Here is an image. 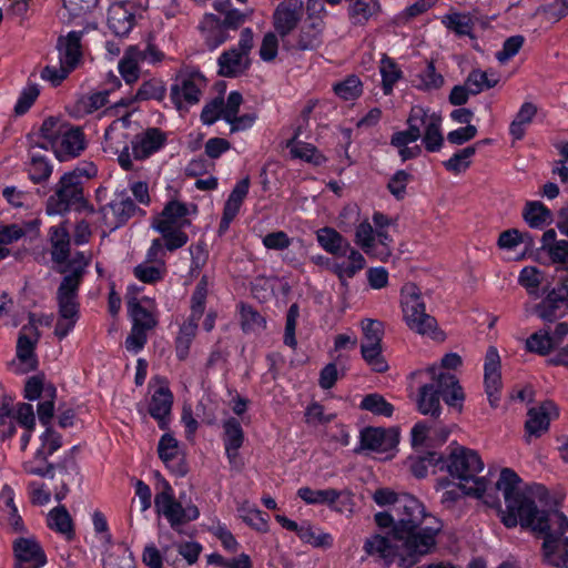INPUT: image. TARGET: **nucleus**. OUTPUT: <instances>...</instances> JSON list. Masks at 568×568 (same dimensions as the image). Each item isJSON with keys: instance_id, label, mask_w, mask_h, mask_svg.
<instances>
[{"instance_id": "45", "label": "nucleus", "mask_w": 568, "mask_h": 568, "mask_svg": "<svg viewBox=\"0 0 568 568\" xmlns=\"http://www.w3.org/2000/svg\"><path fill=\"white\" fill-rule=\"evenodd\" d=\"M537 106L531 102H525L521 104L515 119L509 125V133L516 140H521L525 135V125L532 122L537 114Z\"/></svg>"}, {"instance_id": "40", "label": "nucleus", "mask_w": 568, "mask_h": 568, "mask_svg": "<svg viewBox=\"0 0 568 568\" xmlns=\"http://www.w3.org/2000/svg\"><path fill=\"white\" fill-rule=\"evenodd\" d=\"M498 82L499 74L491 69L486 71L474 69L466 78V84L471 88V95L489 90L496 87Z\"/></svg>"}, {"instance_id": "53", "label": "nucleus", "mask_w": 568, "mask_h": 568, "mask_svg": "<svg viewBox=\"0 0 568 568\" xmlns=\"http://www.w3.org/2000/svg\"><path fill=\"white\" fill-rule=\"evenodd\" d=\"M361 354L365 363L375 373H385L388 371V363L383 355V346H361Z\"/></svg>"}, {"instance_id": "28", "label": "nucleus", "mask_w": 568, "mask_h": 568, "mask_svg": "<svg viewBox=\"0 0 568 568\" xmlns=\"http://www.w3.org/2000/svg\"><path fill=\"white\" fill-rule=\"evenodd\" d=\"M27 326L22 328V333L20 334L17 343V358L21 364V368L18 369L19 373H28L30 371L36 369L37 367V358L34 355V346L38 341L39 334L36 331L34 339H31L26 335Z\"/></svg>"}, {"instance_id": "1", "label": "nucleus", "mask_w": 568, "mask_h": 568, "mask_svg": "<svg viewBox=\"0 0 568 568\" xmlns=\"http://www.w3.org/2000/svg\"><path fill=\"white\" fill-rule=\"evenodd\" d=\"M520 477L511 468H503L496 483V488L503 493L505 509H499L501 523L507 528H514L518 524L523 528L544 532L542 544L545 560L558 568L568 565V537L554 536L549 530V514L538 509L536 500L545 501L548 491L545 486L534 484L521 486Z\"/></svg>"}, {"instance_id": "36", "label": "nucleus", "mask_w": 568, "mask_h": 568, "mask_svg": "<svg viewBox=\"0 0 568 568\" xmlns=\"http://www.w3.org/2000/svg\"><path fill=\"white\" fill-rule=\"evenodd\" d=\"M487 480L486 478H480L475 480V485L467 486V484H460L458 487L446 490L443 493L442 503L450 508L454 504L462 497V493L464 495H473L477 498H481L487 489Z\"/></svg>"}, {"instance_id": "2", "label": "nucleus", "mask_w": 568, "mask_h": 568, "mask_svg": "<svg viewBox=\"0 0 568 568\" xmlns=\"http://www.w3.org/2000/svg\"><path fill=\"white\" fill-rule=\"evenodd\" d=\"M49 234L51 260L57 264V271L64 274L57 291L59 317L54 327V335L62 339L74 328L79 320L78 291L91 263V254L77 252L70 257V235L63 225L52 226Z\"/></svg>"}, {"instance_id": "14", "label": "nucleus", "mask_w": 568, "mask_h": 568, "mask_svg": "<svg viewBox=\"0 0 568 568\" xmlns=\"http://www.w3.org/2000/svg\"><path fill=\"white\" fill-rule=\"evenodd\" d=\"M419 111L420 124L418 131L420 132L422 141L428 152H438L444 144V135L442 132L443 118L437 112H430L420 105H415Z\"/></svg>"}, {"instance_id": "17", "label": "nucleus", "mask_w": 568, "mask_h": 568, "mask_svg": "<svg viewBox=\"0 0 568 568\" xmlns=\"http://www.w3.org/2000/svg\"><path fill=\"white\" fill-rule=\"evenodd\" d=\"M84 149L85 138L82 129L69 123L51 150L57 159L65 161L79 156Z\"/></svg>"}, {"instance_id": "25", "label": "nucleus", "mask_w": 568, "mask_h": 568, "mask_svg": "<svg viewBox=\"0 0 568 568\" xmlns=\"http://www.w3.org/2000/svg\"><path fill=\"white\" fill-rule=\"evenodd\" d=\"M81 31H71L65 37L61 36L57 42L59 62L74 70L82 57Z\"/></svg>"}, {"instance_id": "7", "label": "nucleus", "mask_w": 568, "mask_h": 568, "mask_svg": "<svg viewBox=\"0 0 568 568\" xmlns=\"http://www.w3.org/2000/svg\"><path fill=\"white\" fill-rule=\"evenodd\" d=\"M400 305L407 326L422 335L435 337L437 322L426 313L419 287L415 283H406L400 291Z\"/></svg>"}, {"instance_id": "13", "label": "nucleus", "mask_w": 568, "mask_h": 568, "mask_svg": "<svg viewBox=\"0 0 568 568\" xmlns=\"http://www.w3.org/2000/svg\"><path fill=\"white\" fill-rule=\"evenodd\" d=\"M136 213L144 214L133 200L125 194L116 195L115 199L100 210L103 224L112 231L124 225Z\"/></svg>"}, {"instance_id": "4", "label": "nucleus", "mask_w": 568, "mask_h": 568, "mask_svg": "<svg viewBox=\"0 0 568 568\" xmlns=\"http://www.w3.org/2000/svg\"><path fill=\"white\" fill-rule=\"evenodd\" d=\"M426 372L430 375V381L418 388L416 398L418 412L433 419H439L443 414L440 398L449 407L460 412L465 395L457 377L436 366L427 367Z\"/></svg>"}, {"instance_id": "5", "label": "nucleus", "mask_w": 568, "mask_h": 568, "mask_svg": "<svg viewBox=\"0 0 568 568\" xmlns=\"http://www.w3.org/2000/svg\"><path fill=\"white\" fill-rule=\"evenodd\" d=\"M93 209L84 199L81 176L75 172L64 173L54 185L53 194L47 201L48 214H64L71 210Z\"/></svg>"}, {"instance_id": "47", "label": "nucleus", "mask_w": 568, "mask_h": 568, "mask_svg": "<svg viewBox=\"0 0 568 568\" xmlns=\"http://www.w3.org/2000/svg\"><path fill=\"white\" fill-rule=\"evenodd\" d=\"M323 22L315 20L305 26L300 33L297 47L301 50H314L322 43Z\"/></svg>"}, {"instance_id": "11", "label": "nucleus", "mask_w": 568, "mask_h": 568, "mask_svg": "<svg viewBox=\"0 0 568 568\" xmlns=\"http://www.w3.org/2000/svg\"><path fill=\"white\" fill-rule=\"evenodd\" d=\"M364 550L368 556L377 557L385 565L397 561L402 568V559L405 557L406 548L404 542L394 538V529L388 535L376 534L367 538L364 542Z\"/></svg>"}, {"instance_id": "39", "label": "nucleus", "mask_w": 568, "mask_h": 568, "mask_svg": "<svg viewBox=\"0 0 568 568\" xmlns=\"http://www.w3.org/2000/svg\"><path fill=\"white\" fill-rule=\"evenodd\" d=\"M68 124V122L55 116L44 119L39 132L37 133L39 138L43 139V142L39 144V148L44 150H48L49 148L52 149V144L58 141Z\"/></svg>"}, {"instance_id": "60", "label": "nucleus", "mask_w": 568, "mask_h": 568, "mask_svg": "<svg viewBox=\"0 0 568 568\" xmlns=\"http://www.w3.org/2000/svg\"><path fill=\"white\" fill-rule=\"evenodd\" d=\"M165 95V87L162 81L158 79H151L149 81L143 82L138 89L134 100L136 101H146V100H158L161 101Z\"/></svg>"}, {"instance_id": "37", "label": "nucleus", "mask_w": 568, "mask_h": 568, "mask_svg": "<svg viewBox=\"0 0 568 568\" xmlns=\"http://www.w3.org/2000/svg\"><path fill=\"white\" fill-rule=\"evenodd\" d=\"M419 111L413 106L407 119V130L396 132L392 135L390 144L396 148L407 146L409 143L416 142L422 134L418 131L420 124Z\"/></svg>"}, {"instance_id": "41", "label": "nucleus", "mask_w": 568, "mask_h": 568, "mask_svg": "<svg viewBox=\"0 0 568 568\" xmlns=\"http://www.w3.org/2000/svg\"><path fill=\"white\" fill-rule=\"evenodd\" d=\"M300 134L301 128H297L293 138L286 142V148L290 149L292 156L294 159L320 164L324 158L317 152L314 145L297 141Z\"/></svg>"}, {"instance_id": "56", "label": "nucleus", "mask_w": 568, "mask_h": 568, "mask_svg": "<svg viewBox=\"0 0 568 568\" xmlns=\"http://www.w3.org/2000/svg\"><path fill=\"white\" fill-rule=\"evenodd\" d=\"M241 314V326L242 329L246 333L250 332H258L265 328L266 321L265 318L252 306L246 304H241L240 306Z\"/></svg>"}, {"instance_id": "46", "label": "nucleus", "mask_w": 568, "mask_h": 568, "mask_svg": "<svg viewBox=\"0 0 568 568\" xmlns=\"http://www.w3.org/2000/svg\"><path fill=\"white\" fill-rule=\"evenodd\" d=\"M523 217L534 229H540L551 221V212L539 201L527 202Z\"/></svg>"}, {"instance_id": "31", "label": "nucleus", "mask_w": 568, "mask_h": 568, "mask_svg": "<svg viewBox=\"0 0 568 568\" xmlns=\"http://www.w3.org/2000/svg\"><path fill=\"white\" fill-rule=\"evenodd\" d=\"M0 511L7 515L8 525L14 532L24 531V524L14 504L13 489L4 485L0 491Z\"/></svg>"}, {"instance_id": "29", "label": "nucleus", "mask_w": 568, "mask_h": 568, "mask_svg": "<svg viewBox=\"0 0 568 568\" xmlns=\"http://www.w3.org/2000/svg\"><path fill=\"white\" fill-rule=\"evenodd\" d=\"M172 404L173 395L168 387H160L151 397L149 413L159 422L161 428L166 427L165 417L170 415Z\"/></svg>"}, {"instance_id": "15", "label": "nucleus", "mask_w": 568, "mask_h": 568, "mask_svg": "<svg viewBox=\"0 0 568 568\" xmlns=\"http://www.w3.org/2000/svg\"><path fill=\"white\" fill-rule=\"evenodd\" d=\"M13 568H41L47 564V556L33 537H19L12 544Z\"/></svg>"}, {"instance_id": "19", "label": "nucleus", "mask_w": 568, "mask_h": 568, "mask_svg": "<svg viewBox=\"0 0 568 568\" xmlns=\"http://www.w3.org/2000/svg\"><path fill=\"white\" fill-rule=\"evenodd\" d=\"M166 141V135L158 128H149L131 140L132 160L142 161L158 152Z\"/></svg>"}, {"instance_id": "49", "label": "nucleus", "mask_w": 568, "mask_h": 568, "mask_svg": "<svg viewBox=\"0 0 568 568\" xmlns=\"http://www.w3.org/2000/svg\"><path fill=\"white\" fill-rule=\"evenodd\" d=\"M48 525L51 529L63 534L68 539L73 537L72 519L65 507H57L48 515Z\"/></svg>"}, {"instance_id": "23", "label": "nucleus", "mask_w": 568, "mask_h": 568, "mask_svg": "<svg viewBox=\"0 0 568 568\" xmlns=\"http://www.w3.org/2000/svg\"><path fill=\"white\" fill-rule=\"evenodd\" d=\"M361 444L365 449L386 453L398 444V432L394 428H366L361 434Z\"/></svg>"}, {"instance_id": "50", "label": "nucleus", "mask_w": 568, "mask_h": 568, "mask_svg": "<svg viewBox=\"0 0 568 568\" xmlns=\"http://www.w3.org/2000/svg\"><path fill=\"white\" fill-rule=\"evenodd\" d=\"M379 72L382 74L383 91L386 95L390 94L394 84L402 77V71L393 59L384 54L381 60Z\"/></svg>"}, {"instance_id": "30", "label": "nucleus", "mask_w": 568, "mask_h": 568, "mask_svg": "<svg viewBox=\"0 0 568 568\" xmlns=\"http://www.w3.org/2000/svg\"><path fill=\"white\" fill-rule=\"evenodd\" d=\"M317 241L327 253L336 256H345L352 248L349 242L332 227L318 230Z\"/></svg>"}, {"instance_id": "12", "label": "nucleus", "mask_w": 568, "mask_h": 568, "mask_svg": "<svg viewBox=\"0 0 568 568\" xmlns=\"http://www.w3.org/2000/svg\"><path fill=\"white\" fill-rule=\"evenodd\" d=\"M205 79L199 72L181 73L171 87V100L178 110L200 101Z\"/></svg>"}, {"instance_id": "64", "label": "nucleus", "mask_w": 568, "mask_h": 568, "mask_svg": "<svg viewBox=\"0 0 568 568\" xmlns=\"http://www.w3.org/2000/svg\"><path fill=\"white\" fill-rule=\"evenodd\" d=\"M378 10L377 0H356L352 6V16L357 23H364Z\"/></svg>"}, {"instance_id": "38", "label": "nucleus", "mask_w": 568, "mask_h": 568, "mask_svg": "<svg viewBox=\"0 0 568 568\" xmlns=\"http://www.w3.org/2000/svg\"><path fill=\"white\" fill-rule=\"evenodd\" d=\"M347 253V262L344 261L333 265V272L343 285H346V281L355 276L365 266V258L358 251L351 248Z\"/></svg>"}, {"instance_id": "61", "label": "nucleus", "mask_w": 568, "mask_h": 568, "mask_svg": "<svg viewBox=\"0 0 568 568\" xmlns=\"http://www.w3.org/2000/svg\"><path fill=\"white\" fill-rule=\"evenodd\" d=\"M334 92L346 101L354 100L362 94V82L356 75H349L334 85Z\"/></svg>"}, {"instance_id": "16", "label": "nucleus", "mask_w": 568, "mask_h": 568, "mask_svg": "<svg viewBox=\"0 0 568 568\" xmlns=\"http://www.w3.org/2000/svg\"><path fill=\"white\" fill-rule=\"evenodd\" d=\"M138 7L131 1L113 3L108 11V27L116 37H125L136 22Z\"/></svg>"}, {"instance_id": "43", "label": "nucleus", "mask_w": 568, "mask_h": 568, "mask_svg": "<svg viewBox=\"0 0 568 568\" xmlns=\"http://www.w3.org/2000/svg\"><path fill=\"white\" fill-rule=\"evenodd\" d=\"M14 420L17 419L20 426L23 428V433L20 437V449L24 450L31 438L32 430L36 426V416L31 404L20 403L17 406Z\"/></svg>"}, {"instance_id": "54", "label": "nucleus", "mask_w": 568, "mask_h": 568, "mask_svg": "<svg viewBox=\"0 0 568 568\" xmlns=\"http://www.w3.org/2000/svg\"><path fill=\"white\" fill-rule=\"evenodd\" d=\"M361 354L365 363L375 373H385L388 371V363L383 355V346H361Z\"/></svg>"}, {"instance_id": "51", "label": "nucleus", "mask_w": 568, "mask_h": 568, "mask_svg": "<svg viewBox=\"0 0 568 568\" xmlns=\"http://www.w3.org/2000/svg\"><path fill=\"white\" fill-rule=\"evenodd\" d=\"M209 292L207 276H202L200 282L192 294L191 298V315L189 318L200 321L205 310V302Z\"/></svg>"}, {"instance_id": "18", "label": "nucleus", "mask_w": 568, "mask_h": 568, "mask_svg": "<svg viewBox=\"0 0 568 568\" xmlns=\"http://www.w3.org/2000/svg\"><path fill=\"white\" fill-rule=\"evenodd\" d=\"M304 3L302 0H284L274 11L273 24L277 33L284 38L291 33L302 19Z\"/></svg>"}, {"instance_id": "8", "label": "nucleus", "mask_w": 568, "mask_h": 568, "mask_svg": "<svg viewBox=\"0 0 568 568\" xmlns=\"http://www.w3.org/2000/svg\"><path fill=\"white\" fill-rule=\"evenodd\" d=\"M40 444L32 456L23 463V469L40 477H53L54 465L49 456L62 446V437L54 429L48 427L39 438Z\"/></svg>"}, {"instance_id": "26", "label": "nucleus", "mask_w": 568, "mask_h": 568, "mask_svg": "<svg viewBox=\"0 0 568 568\" xmlns=\"http://www.w3.org/2000/svg\"><path fill=\"white\" fill-rule=\"evenodd\" d=\"M223 443L229 462L233 466H239V449L244 442V432L241 423L231 417L223 423Z\"/></svg>"}, {"instance_id": "6", "label": "nucleus", "mask_w": 568, "mask_h": 568, "mask_svg": "<svg viewBox=\"0 0 568 568\" xmlns=\"http://www.w3.org/2000/svg\"><path fill=\"white\" fill-rule=\"evenodd\" d=\"M160 485L161 490L154 497L155 510L169 521L174 531L182 532L183 526L199 518L200 510L192 503L183 505L182 496L176 499L172 486L164 478H161Z\"/></svg>"}, {"instance_id": "59", "label": "nucleus", "mask_w": 568, "mask_h": 568, "mask_svg": "<svg viewBox=\"0 0 568 568\" xmlns=\"http://www.w3.org/2000/svg\"><path fill=\"white\" fill-rule=\"evenodd\" d=\"M361 408L385 417H390L394 412L393 405L376 393L366 395L361 403Z\"/></svg>"}, {"instance_id": "55", "label": "nucleus", "mask_w": 568, "mask_h": 568, "mask_svg": "<svg viewBox=\"0 0 568 568\" xmlns=\"http://www.w3.org/2000/svg\"><path fill=\"white\" fill-rule=\"evenodd\" d=\"M363 331V341L361 346L382 345L384 336V325L382 322L372 318H365L361 323Z\"/></svg>"}, {"instance_id": "34", "label": "nucleus", "mask_w": 568, "mask_h": 568, "mask_svg": "<svg viewBox=\"0 0 568 568\" xmlns=\"http://www.w3.org/2000/svg\"><path fill=\"white\" fill-rule=\"evenodd\" d=\"M342 495L343 491L334 488L312 489L310 487H301L297 490V496L307 505H327L334 507Z\"/></svg>"}, {"instance_id": "10", "label": "nucleus", "mask_w": 568, "mask_h": 568, "mask_svg": "<svg viewBox=\"0 0 568 568\" xmlns=\"http://www.w3.org/2000/svg\"><path fill=\"white\" fill-rule=\"evenodd\" d=\"M484 468V463L477 452L457 447L449 455L447 469L453 477L465 481V484L480 479L477 474Z\"/></svg>"}, {"instance_id": "35", "label": "nucleus", "mask_w": 568, "mask_h": 568, "mask_svg": "<svg viewBox=\"0 0 568 568\" xmlns=\"http://www.w3.org/2000/svg\"><path fill=\"white\" fill-rule=\"evenodd\" d=\"M128 311L132 320L133 327L148 332L158 325L155 314L142 306L135 297L128 300Z\"/></svg>"}, {"instance_id": "63", "label": "nucleus", "mask_w": 568, "mask_h": 568, "mask_svg": "<svg viewBox=\"0 0 568 568\" xmlns=\"http://www.w3.org/2000/svg\"><path fill=\"white\" fill-rule=\"evenodd\" d=\"M376 230L374 231L373 226L369 222L364 221L359 223L355 231V243L361 246V248L367 254L371 255L373 244L375 242Z\"/></svg>"}, {"instance_id": "9", "label": "nucleus", "mask_w": 568, "mask_h": 568, "mask_svg": "<svg viewBox=\"0 0 568 568\" xmlns=\"http://www.w3.org/2000/svg\"><path fill=\"white\" fill-rule=\"evenodd\" d=\"M130 124V115L126 114L114 120L105 130L103 151L113 155H118L120 166L125 171L138 170L134 166L128 144V128Z\"/></svg>"}, {"instance_id": "42", "label": "nucleus", "mask_w": 568, "mask_h": 568, "mask_svg": "<svg viewBox=\"0 0 568 568\" xmlns=\"http://www.w3.org/2000/svg\"><path fill=\"white\" fill-rule=\"evenodd\" d=\"M28 175L33 183H42L47 181L52 174V165L49 161L36 150V146H31L30 150V162L28 164Z\"/></svg>"}, {"instance_id": "58", "label": "nucleus", "mask_w": 568, "mask_h": 568, "mask_svg": "<svg viewBox=\"0 0 568 568\" xmlns=\"http://www.w3.org/2000/svg\"><path fill=\"white\" fill-rule=\"evenodd\" d=\"M526 347L531 353L547 355L556 346L555 341L550 338V334L548 331H539L527 338Z\"/></svg>"}, {"instance_id": "3", "label": "nucleus", "mask_w": 568, "mask_h": 568, "mask_svg": "<svg viewBox=\"0 0 568 568\" xmlns=\"http://www.w3.org/2000/svg\"><path fill=\"white\" fill-rule=\"evenodd\" d=\"M394 513V538L404 542L406 548L402 568H412L422 557L435 549L436 536L442 530V524L435 516L426 513L424 505L416 497L408 494L400 495Z\"/></svg>"}, {"instance_id": "32", "label": "nucleus", "mask_w": 568, "mask_h": 568, "mask_svg": "<svg viewBox=\"0 0 568 568\" xmlns=\"http://www.w3.org/2000/svg\"><path fill=\"white\" fill-rule=\"evenodd\" d=\"M250 61L247 57L240 53L237 49L225 51L219 58V73L223 77H236L248 68Z\"/></svg>"}, {"instance_id": "44", "label": "nucleus", "mask_w": 568, "mask_h": 568, "mask_svg": "<svg viewBox=\"0 0 568 568\" xmlns=\"http://www.w3.org/2000/svg\"><path fill=\"white\" fill-rule=\"evenodd\" d=\"M199 321L187 318L180 327L175 338V353L180 361L186 359L190 353L191 344L197 332Z\"/></svg>"}, {"instance_id": "27", "label": "nucleus", "mask_w": 568, "mask_h": 568, "mask_svg": "<svg viewBox=\"0 0 568 568\" xmlns=\"http://www.w3.org/2000/svg\"><path fill=\"white\" fill-rule=\"evenodd\" d=\"M158 453L161 460L179 476H184L187 473V467L184 463H173L180 459L179 442L171 435L164 434L159 442Z\"/></svg>"}, {"instance_id": "20", "label": "nucleus", "mask_w": 568, "mask_h": 568, "mask_svg": "<svg viewBox=\"0 0 568 568\" xmlns=\"http://www.w3.org/2000/svg\"><path fill=\"white\" fill-rule=\"evenodd\" d=\"M189 214L190 211L186 204L173 200L166 203L160 216L153 221L152 226L158 232L183 229L191 224V221L186 217Z\"/></svg>"}, {"instance_id": "48", "label": "nucleus", "mask_w": 568, "mask_h": 568, "mask_svg": "<svg viewBox=\"0 0 568 568\" xmlns=\"http://www.w3.org/2000/svg\"><path fill=\"white\" fill-rule=\"evenodd\" d=\"M108 90L94 92L80 98L75 103V111L79 115L91 114L109 103Z\"/></svg>"}, {"instance_id": "21", "label": "nucleus", "mask_w": 568, "mask_h": 568, "mask_svg": "<svg viewBox=\"0 0 568 568\" xmlns=\"http://www.w3.org/2000/svg\"><path fill=\"white\" fill-rule=\"evenodd\" d=\"M485 390L491 407H497L501 388L500 358L495 347H489L485 358Z\"/></svg>"}, {"instance_id": "24", "label": "nucleus", "mask_w": 568, "mask_h": 568, "mask_svg": "<svg viewBox=\"0 0 568 568\" xmlns=\"http://www.w3.org/2000/svg\"><path fill=\"white\" fill-rule=\"evenodd\" d=\"M250 189V178L246 176L236 183L229 199L225 202L223 215L220 222L219 232L224 233L229 229L231 222L237 215L241 205L246 197Z\"/></svg>"}, {"instance_id": "33", "label": "nucleus", "mask_w": 568, "mask_h": 568, "mask_svg": "<svg viewBox=\"0 0 568 568\" xmlns=\"http://www.w3.org/2000/svg\"><path fill=\"white\" fill-rule=\"evenodd\" d=\"M544 292H550L568 310V267L555 266L550 281H547Z\"/></svg>"}, {"instance_id": "62", "label": "nucleus", "mask_w": 568, "mask_h": 568, "mask_svg": "<svg viewBox=\"0 0 568 568\" xmlns=\"http://www.w3.org/2000/svg\"><path fill=\"white\" fill-rule=\"evenodd\" d=\"M393 239L386 230H376L375 242L369 256L386 261L392 255Z\"/></svg>"}, {"instance_id": "22", "label": "nucleus", "mask_w": 568, "mask_h": 568, "mask_svg": "<svg viewBox=\"0 0 568 568\" xmlns=\"http://www.w3.org/2000/svg\"><path fill=\"white\" fill-rule=\"evenodd\" d=\"M552 415H557L556 406L552 402H544L540 406L530 408L525 423L527 440L531 437H540L546 433Z\"/></svg>"}, {"instance_id": "52", "label": "nucleus", "mask_w": 568, "mask_h": 568, "mask_svg": "<svg viewBox=\"0 0 568 568\" xmlns=\"http://www.w3.org/2000/svg\"><path fill=\"white\" fill-rule=\"evenodd\" d=\"M476 153V145H469L456 152L450 159L443 164L445 169L454 174L465 172L470 166V159Z\"/></svg>"}, {"instance_id": "57", "label": "nucleus", "mask_w": 568, "mask_h": 568, "mask_svg": "<svg viewBox=\"0 0 568 568\" xmlns=\"http://www.w3.org/2000/svg\"><path fill=\"white\" fill-rule=\"evenodd\" d=\"M546 297L536 306L537 315L546 321L554 322L561 315V308L565 307L550 292H545Z\"/></svg>"}]
</instances>
